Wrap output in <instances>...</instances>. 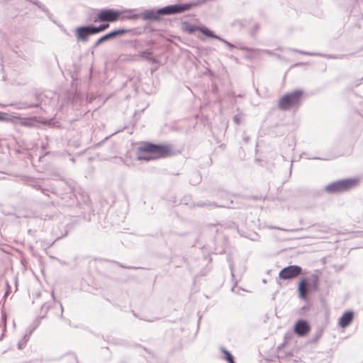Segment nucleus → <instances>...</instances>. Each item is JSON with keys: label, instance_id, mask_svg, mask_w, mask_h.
<instances>
[{"label": "nucleus", "instance_id": "nucleus-15", "mask_svg": "<svg viewBox=\"0 0 363 363\" xmlns=\"http://www.w3.org/2000/svg\"><path fill=\"white\" fill-rule=\"evenodd\" d=\"M310 330L311 326L308 322L303 319L298 320L294 326V332L298 337H305Z\"/></svg>", "mask_w": 363, "mask_h": 363}, {"label": "nucleus", "instance_id": "nucleus-42", "mask_svg": "<svg viewBox=\"0 0 363 363\" xmlns=\"http://www.w3.org/2000/svg\"><path fill=\"white\" fill-rule=\"evenodd\" d=\"M313 159H315V160H321L320 157H313Z\"/></svg>", "mask_w": 363, "mask_h": 363}, {"label": "nucleus", "instance_id": "nucleus-29", "mask_svg": "<svg viewBox=\"0 0 363 363\" xmlns=\"http://www.w3.org/2000/svg\"><path fill=\"white\" fill-rule=\"evenodd\" d=\"M50 296L49 293L47 291H38L35 294H33V302L34 303L35 299L40 297H43V298H48Z\"/></svg>", "mask_w": 363, "mask_h": 363}, {"label": "nucleus", "instance_id": "nucleus-32", "mask_svg": "<svg viewBox=\"0 0 363 363\" xmlns=\"http://www.w3.org/2000/svg\"><path fill=\"white\" fill-rule=\"evenodd\" d=\"M262 52L263 53H265V54H267L269 55H272V56H276L278 58H281V56L279 55H277L276 53H274L273 51L272 50H262Z\"/></svg>", "mask_w": 363, "mask_h": 363}, {"label": "nucleus", "instance_id": "nucleus-12", "mask_svg": "<svg viewBox=\"0 0 363 363\" xmlns=\"http://www.w3.org/2000/svg\"><path fill=\"white\" fill-rule=\"evenodd\" d=\"M182 28L189 34H193L196 31H200L203 35H205L207 38H211L213 33V30H210L206 26H194L188 22H184L182 23Z\"/></svg>", "mask_w": 363, "mask_h": 363}, {"label": "nucleus", "instance_id": "nucleus-5", "mask_svg": "<svg viewBox=\"0 0 363 363\" xmlns=\"http://www.w3.org/2000/svg\"><path fill=\"white\" fill-rule=\"evenodd\" d=\"M43 94L36 89H33L26 93L24 99V109L28 108H36L35 113L39 114L43 108L40 107L43 101Z\"/></svg>", "mask_w": 363, "mask_h": 363}, {"label": "nucleus", "instance_id": "nucleus-30", "mask_svg": "<svg viewBox=\"0 0 363 363\" xmlns=\"http://www.w3.org/2000/svg\"><path fill=\"white\" fill-rule=\"evenodd\" d=\"M110 342L111 344L116 345H123L126 346L128 345L127 342L124 340L119 339V338H113Z\"/></svg>", "mask_w": 363, "mask_h": 363}, {"label": "nucleus", "instance_id": "nucleus-23", "mask_svg": "<svg viewBox=\"0 0 363 363\" xmlns=\"http://www.w3.org/2000/svg\"><path fill=\"white\" fill-rule=\"evenodd\" d=\"M110 22H101V23L99 26L94 25V29L96 35L101 33L108 29L110 26Z\"/></svg>", "mask_w": 363, "mask_h": 363}, {"label": "nucleus", "instance_id": "nucleus-43", "mask_svg": "<svg viewBox=\"0 0 363 363\" xmlns=\"http://www.w3.org/2000/svg\"><path fill=\"white\" fill-rule=\"evenodd\" d=\"M60 307H61V311H62V313L63 312V307L62 306V304L60 305Z\"/></svg>", "mask_w": 363, "mask_h": 363}, {"label": "nucleus", "instance_id": "nucleus-34", "mask_svg": "<svg viewBox=\"0 0 363 363\" xmlns=\"http://www.w3.org/2000/svg\"><path fill=\"white\" fill-rule=\"evenodd\" d=\"M110 137H111V136H107V137H106V138H104L101 142H100V143H97V144L96 145V147H99V146H101V145H102L105 141H106V140H107Z\"/></svg>", "mask_w": 363, "mask_h": 363}, {"label": "nucleus", "instance_id": "nucleus-16", "mask_svg": "<svg viewBox=\"0 0 363 363\" xmlns=\"http://www.w3.org/2000/svg\"><path fill=\"white\" fill-rule=\"evenodd\" d=\"M121 12V21H135L138 18H140L139 13H137L136 9H124L120 10Z\"/></svg>", "mask_w": 363, "mask_h": 363}, {"label": "nucleus", "instance_id": "nucleus-4", "mask_svg": "<svg viewBox=\"0 0 363 363\" xmlns=\"http://www.w3.org/2000/svg\"><path fill=\"white\" fill-rule=\"evenodd\" d=\"M358 182L359 179L356 178L340 179L328 184L325 190L330 194H339L354 188Z\"/></svg>", "mask_w": 363, "mask_h": 363}, {"label": "nucleus", "instance_id": "nucleus-35", "mask_svg": "<svg viewBox=\"0 0 363 363\" xmlns=\"http://www.w3.org/2000/svg\"><path fill=\"white\" fill-rule=\"evenodd\" d=\"M120 267H123V268H126V269H136L135 267H126V266H124L123 264H118Z\"/></svg>", "mask_w": 363, "mask_h": 363}, {"label": "nucleus", "instance_id": "nucleus-18", "mask_svg": "<svg viewBox=\"0 0 363 363\" xmlns=\"http://www.w3.org/2000/svg\"><path fill=\"white\" fill-rule=\"evenodd\" d=\"M51 120L45 121L43 122L39 121L36 116L25 118L24 117V126L28 127H40L41 125H50Z\"/></svg>", "mask_w": 363, "mask_h": 363}, {"label": "nucleus", "instance_id": "nucleus-27", "mask_svg": "<svg viewBox=\"0 0 363 363\" xmlns=\"http://www.w3.org/2000/svg\"><path fill=\"white\" fill-rule=\"evenodd\" d=\"M194 206H197V207H205V206H214L216 207H218V208H225V207H229L227 205H224V204H221V205H218L216 203H205V202H198L196 203H194L193 205Z\"/></svg>", "mask_w": 363, "mask_h": 363}, {"label": "nucleus", "instance_id": "nucleus-2", "mask_svg": "<svg viewBox=\"0 0 363 363\" xmlns=\"http://www.w3.org/2000/svg\"><path fill=\"white\" fill-rule=\"evenodd\" d=\"M303 91L296 89L282 96L279 101L278 107L281 111H288L301 104Z\"/></svg>", "mask_w": 363, "mask_h": 363}, {"label": "nucleus", "instance_id": "nucleus-10", "mask_svg": "<svg viewBox=\"0 0 363 363\" xmlns=\"http://www.w3.org/2000/svg\"><path fill=\"white\" fill-rule=\"evenodd\" d=\"M74 34L77 41L82 43H86L89 39V36L96 35L93 24L77 27L74 30Z\"/></svg>", "mask_w": 363, "mask_h": 363}, {"label": "nucleus", "instance_id": "nucleus-24", "mask_svg": "<svg viewBox=\"0 0 363 363\" xmlns=\"http://www.w3.org/2000/svg\"><path fill=\"white\" fill-rule=\"evenodd\" d=\"M64 185H65V187H64L65 196L67 197L71 198L74 194V186L71 184L68 183L67 182H65Z\"/></svg>", "mask_w": 363, "mask_h": 363}, {"label": "nucleus", "instance_id": "nucleus-39", "mask_svg": "<svg viewBox=\"0 0 363 363\" xmlns=\"http://www.w3.org/2000/svg\"><path fill=\"white\" fill-rule=\"evenodd\" d=\"M355 115L359 118H362V116L358 112L355 113Z\"/></svg>", "mask_w": 363, "mask_h": 363}, {"label": "nucleus", "instance_id": "nucleus-45", "mask_svg": "<svg viewBox=\"0 0 363 363\" xmlns=\"http://www.w3.org/2000/svg\"><path fill=\"white\" fill-rule=\"evenodd\" d=\"M258 28V25H256V26L255 27V29H257Z\"/></svg>", "mask_w": 363, "mask_h": 363}, {"label": "nucleus", "instance_id": "nucleus-26", "mask_svg": "<svg viewBox=\"0 0 363 363\" xmlns=\"http://www.w3.org/2000/svg\"><path fill=\"white\" fill-rule=\"evenodd\" d=\"M220 351L224 354L223 359H225L228 363H235L234 361V357L228 350L224 347H221Z\"/></svg>", "mask_w": 363, "mask_h": 363}, {"label": "nucleus", "instance_id": "nucleus-36", "mask_svg": "<svg viewBox=\"0 0 363 363\" xmlns=\"http://www.w3.org/2000/svg\"><path fill=\"white\" fill-rule=\"evenodd\" d=\"M18 348L19 349H21V347H22V342L21 341H19L18 343Z\"/></svg>", "mask_w": 363, "mask_h": 363}, {"label": "nucleus", "instance_id": "nucleus-8", "mask_svg": "<svg viewBox=\"0 0 363 363\" xmlns=\"http://www.w3.org/2000/svg\"><path fill=\"white\" fill-rule=\"evenodd\" d=\"M43 181L40 179H31L24 176V185H28L29 186L33 187L37 190H40L43 194L46 196H49V193H51L55 195H61L62 194L59 193L54 186L52 185H49L48 187L44 186L43 184Z\"/></svg>", "mask_w": 363, "mask_h": 363}, {"label": "nucleus", "instance_id": "nucleus-31", "mask_svg": "<svg viewBox=\"0 0 363 363\" xmlns=\"http://www.w3.org/2000/svg\"><path fill=\"white\" fill-rule=\"evenodd\" d=\"M235 45H238V47H235V48H238L240 50H243V51H247V52H250V51H253L254 50L252 48H248L245 45H244L242 43H237L235 44Z\"/></svg>", "mask_w": 363, "mask_h": 363}, {"label": "nucleus", "instance_id": "nucleus-14", "mask_svg": "<svg viewBox=\"0 0 363 363\" xmlns=\"http://www.w3.org/2000/svg\"><path fill=\"white\" fill-rule=\"evenodd\" d=\"M67 233L68 232L67 230L65 234L62 235L61 236L57 237V238L52 243H44L43 240H36L35 245H29V249L34 256H38L40 255L39 250L42 249L43 250H45L48 247L51 246L56 240L66 236L67 235Z\"/></svg>", "mask_w": 363, "mask_h": 363}, {"label": "nucleus", "instance_id": "nucleus-22", "mask_svg": "<svg viewBox=\"0 0 363 363\" xmlns=\"http://www.w3.org/2000/svg\"><path fill=\"white\" fill-rule=\"evenodd\" d=\"M211 38L216 39V40L222 42L223 43L226 45L228 46V48H229V50H232L233 49L235 48V47H238V45H235V44H233L230 42L226 40L225 39H224V38L220 37L219 35H216L213 31L212 33Z\"/></svg>", "mask_w": 363, "mask_h": 363}, {"label": "nucleus", "instance_id": "nucleus-33", "mask_svg": "<svg viewBox=\"0 0 363 363\" xmlns=\"http://www.w3.org/2000/svg\"><path fill=\"white\" fill-rule=\"evenodd\" d=\"M233 121L237 125H239L240 123V117L238 115H235L233 117Z\"/></svg>", "mask_w": 363, "mask_h": 363}, {"label": "nucleus", "instance_id": "nucleus-9", "mask_svg": "<svg viewBox=\"0 0 363 363\" xmlns=\"http://www.w3.org/2000/svg\"><path fill=\"white\" fill-rule=\"evenodd\" d=\"M51 303L50 302H44L41 305V312L43 314L40 316L35 318L32 323L28 327L26 333L24 334V344L28 340L30 335L33 331L39 326L41 320L45 317L49 308H50Z\"/></svg>", "mask_w": 363, "mask_h": 363}, {"label": "nucleus", "instance_id": "nucleus-21", "mask_svg": "<svg viewBox=\"0 0 363 363\" xmlns=\"http://www.w3.org/2000/svg\"><path fill=\"white\" fill-rule=\"evenodd\" d=\"M113 35L111 33V31L106 33L105 35L101 36L94 44L93 45V48H96L97 47H99L100 45H101L102 43L106 42V41H109V40H113Z\"/></svg>", "mask_w": 363, "mask_h": 363}, {"label": "nucleus", "instance_id": "nucleus-1", "mask_svg": "<svg viewBox=\"0 0 363 363\" xmlns=\"http://www.w3.org/2000/svg\"><path fill=\"white\" fill-rule=\"evenodd\" d=\"M170 153L171 147L169 145L146 142L138 148L136 158L139 161L149 162L160 158H165Z\"/></svg>", "mask_w": 363, "mask_h": 363}, {"label": "nucleus", "instance_id": "nucleus-6", "mask_svg": "<svg viewBox=\"0 0 363 363\" xmlns=\"http://www.w3.org/2000/svg\"><path fill=\"white\" fill-rule=\"evenodd\" d=\"M121 14V12L118 9H102L98 11L96 16L93 19V22H116L120 20Z\"/></svg>", "mask_w": 363, "mask_h": 363}, {"label": "nucleus", "instance_id": "nucleus-11", "mask_svg": "<svg viewBox=\"0 0 363 363\" xmlns=\"http://www.w3.org/2000/svg\"><path fill=\"white\" fill-rule=\"evenodd\" d=\"M303 269L298 265H289L284 267L279 273V277L281 279H291L302 274Z\"/></svg>", "mask_w": 363, "mask_h": 363}, {"label": "nucleus", "instance_id": "nucleus-41", "mask_svg": "<svg viewBox=\"0 0 363 363\" xmlns=\"http://www.w3.org/2000/svg\"><path fill=\"white\" fill-rule=\"evenodd\" d=\"M318 336L317 335L316 337H315V338H314L313 341H315V340H318Z\"/></svg>", "mask_w": 363, "mask_h": 363}, {"label": "nucleus", "instance_id": "nucleus-17", "mask_svg": "<svg viewBox=\"0 0 363 363\" xmlns=\"http://www.w3.org/2000/svg\"><path fill=\"white\" fill-rule=\"evenodd\" d=\"M354 319V312L352 311H345L339 318L338 324L342 328L348 327Z\"/></svg>", "mask_w": 363, "mask_h": 363}, {"label": "nucleus", "instance_id": "nucleus-49", "mask_svg": "<svg viewBox=\"0 0 363 363\" xmlns=\"http://www.w3.org/2000/svg\"><path fill=\"white\" fill-rule=\"evenodd\" d=\"M277 228V229H278V230H282V229H281V228Z\"/></svg>", "mask_w": 363, "mask_h": 363}, {"label": "nucleus", "instance_id": "nucleus-38", "mask_svg": "<svg viewBox=\"0 0 363 363\" xmlns=\"http://www.w3.org/2000/svg\"><path fill=\"white\" fill-rule=\"evenodd\" d=\"M243 140L245 141V143H247L249 140V137H244Z\"/></svg>", "mask_w": 363, "mask_h": 363}, {"label": "nucleus", "instance_id": "nucleus-46", "mask_svg": "<svg viewBox=\"0 0 363 363\" xmlns=\"http://www.w3.org/2000/svg\"><path fill=\"white\" fill-rule=\"evenodd\" d=\"M306 308V306H303L301 309H302V310H305Z\"/></svg>", "mask_w": 363, "mask_h": 363}, {"label": "nucleus", "instance_id": "nucleus-19", "mask_svg": "<svg viewBox=\"0 0 363 363\" xmlns=\"http://www.w3.org/2000/svg\"><path fill=\"white\" fill-rule=\"evenodd\" d=\"M289 50L291 51H292V52H298V53H300V54H302V55H308V56H323V57H325L329 58V59H342L345 57L344 55H340V56L331 55H323V54H321V53H319V52H311L301 50H298V49H295V48H290Z\"/></svg>", "mask_w": 363, "mask_h": 363}, {"label": "nucleus", "instance_id": "nucleus-37", "mask_svg": "<svg viewBox=\"0 0 363 363\" xmlns=\"http://www.w3.org/2000/svg\"><path fill=\"white\" fill-rule=\"evenodd\" d=\"M50 296H51V298H52V301H54V300H55V296H54V293H53V291L52 292V294H50Z\"/></svg>", "mask_w": 363, "mask_h": 363}, {"label": "nucleus", "instance_id": "nucleus-7", "mask_svg": "<svg viewBox=\"0 0 363 363\" xmlns=\"http://www.w3.org/2000/svg\"><path fill=\"white\" fill-rule=\"evenodd\" d=\"M198 5L196 2L175 4L160 8L162 16H170L184 13Z\"/></svg>", "mask_w": 363, "mask_h": 363}, {"label": "nucleus", "instance_id": "nucleus-28", "mask_svg": "<svg viewBox=\"0 0 363 363\" xmlns=\"http://www.w3.org/2000/svg\"><path fill=\"white\" fill-rule=\"evenodd\" d=\"M111 33L113 35V38H116L118 36H121L123 34H128V28H120L118 29H115L111 30Z\"/></svg>", "mask_w": 363, "mask_h": 363}, {"label": "nucleus", "instance_id": "nucleus-20", "mask_svg": "<svg viewBox=\"0 0 363 363\" xmlns=\"http://www.w3.org/2000/svg\"><path fill=\"white\" fill-rule=\"evenodd\" d=\"M147 28V25H145L143 27H135L132 28H128V34H130L131 36H140L145 34Z\"/></svg>", "mask_w": 363, "mask_h": 363}, {"label": "nucleus", "instance_id": "nucleus-48", "mask_svg": "<svg viewBox=\"0 0 363 363\" xmlns=\"http://www.w3.org/2000/svg\"><path fill=\"white\" fill-rule=\"evenodd\" d=\"M28 233L30 234L31 233V230H29Z\"/></svg>", "mask_w": 363, "mask_h": 363}, {"label": "nucleus", "instance_id": "nucleus-3", "mask_svg": "<svg viewBox=\"0 0 363 363\" xmlns=\"http://www.w3.org/2000/svg\"><path fill=\"white\" fill-rule=\"evenodd\" d=\"M318 283L319 277L315 274H313L310 277L302 278L298 286L299 297L304 301H307V293L317 291L318 289Z\"/></svg>", "mask_w": 363, "mask_h": 363}, {"label": "nucleus", "instance_id": "nucleus-25", "mask_svg": "<svg viewBox=\"0 0 363 363\" xmlns=\"http://www.w3.org/2000/svg\"><path fill=\"white\" fill-rule=\"evenodd\" d=\"M151 55H152V52L147 50H143L140 53V56L142 57H143L144 59H145L146 60H147L148 62H150L152 63H157V60L154 57H150Z\"/></svg>", "mask_w": 363, "mask_h": 363}, {"label": "nucleus", "instance_id": "nucleus-40", "mask_svg": "<svg viewBox=\"0 0 363 363\" xmlns=\"http://www.w3.org/2000/svg\"><path fill=\"white\" fill-rule=\"evenodd\" d=\"M230 270H231L232 276H233V264H230Z\"/></svg>", "mask_w": 363, "mask_h": 363}, {"label": "nucleus", "instance_id": "nucleus-47", "mask_svg": "<svg viewBox=\"0 0 363 363\" xmlns=\"http://www.w3.org/2000/svg\"><path fill=\"white\" fill-rule=\"evenodd\" d=\"M133 315L136 316V314L135 313L134 311H133Z\"/></svg>", "mask_w": 363, "mask_h": 363}, {"label": "nucleus", "instance_id": "nucleus-13", "mask_svg": "<svg viewBox=\"0 0 363 363\" xmlns=\"http://www.w3.org/2000/svg\"><path fill=\"white\" fill-rule=\"evenodd\" d=\"M140 18L143 21H151L159 22L161 21L162 13L160 9H145L143 12L139 13Z\"/></svg>", "mask_w": 363, "mask_h": 363}, {"label": "nucleus", "instance_id": "nucleus-44", "mask_svg": "<svg viewBox=\"0 0 363 363\" xmlns=\"http://www.w3.org/2000/svg\"><path fill=\"white\" fill-rule=\"evenodd\" d=\"M258 28V25H256V26L255 27V29H257Z\"/></svg>", "mask_w": 363, "mask_h": 363}]
</instances>
